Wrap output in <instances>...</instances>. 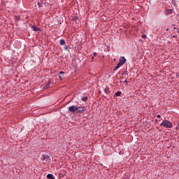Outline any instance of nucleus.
<instances>
[{
    "label": "nucleus",
    "instance_id": "21",
    "mask_svg": "<svg viewBox=\"0 0 179 179\" xmlns=\"http://www.w3.org/2000/svg\"><path fill=\"white\" fill-rule=\"evenodd\" d=\"M94 57H96V55H97V53L94 52Z\"/></svg>",
    "mask_w": 179,
    "mask_h": 179
},
{
    "label": "nucleus",
    "instance_id": "22",
    "mask_svg": "<svg viewBox=\"0 0 179 179\" xmlns=\"http://www.w3.org/2000/svg\"><path fill=\"white\" fill-rule=\"evenodd\" d=\"M124 83H128V80H125Z\"/></svg>",
    "mask_w": 179,
    "mask_h": 179
},
{
    "label": "nucleus",
    "instance_id": "12",
    "mask_svg": "<svg viewBox=\"0 0 179 179\" xmlns=\"http://www.w3.org/2000/svg\"><path fill=\"white\" fill-rule=\"evenodd\" d=\"M105 93H106V94H109V93H110V88L106 87L105 89Z\"/></svg>",
    "mask_w": 179,
    "mask_h": 179
},
{
    "label": "nucleus",
    "instance_id": "10",
    "mask_svg": "<svg viewBox=\"0 0 179 179\" xmlns=\"http://www.w3.org/2000/svg\"><path fill=\"white\" fill-rule=\"evenodd\" d=\"M32 29L34 30V31H38L40 30V28L32 26Z\"/></svg>",
    "mask_w": 179,
    "mask_h": 179
},
{
    "label": "nucleus",
    "instance_id": "23",
    "mask_svg": "<svg viewBox=\"0 0 179 179\" xmlns=\"http://www.w3.org/2000/svg\"><path fill=\"white\" fill-rule=\"evenodd\" d=\"M125 72H126V71H123V72H122V75H125Z\"/></svg>",
    "mask_w": 179,
    "mask_h": 179
},
{
    "label": "nucleus",
    "instance_id": "14",
    "mask_svg": "<svg viewBox=\"0 0 179 179\" xmlns=\"http://www.w3.org/2000/svg\"><path fill=\"white\" fill-rule=\"evenodd\" d=\"M87 100V96H84L82 98L83 101H86Z\"/></svg>",
    "mask_w": 179,
    "mask_h": 179
},
{
    "label": "nucleus",
    "instance_id": "2",
    "mask_svg": "<svg viewBox=\"0 0 179 179\" xmlns=\"http://www.w3.org/2000/svg\"><path fill=\"white\" fill-rule=\"evenodd\" d=\"M78 110H79L78 106H71L69 108V111H70V113H75V111L78 113Z\"/></svg>",
    "mask_w": 179,
    "mask_h": 179
},
{
    "label": "nucleus",
    "instance_id": "1",
    "mask_svg": "<svg viewBox=\"0 0 179 179\" xmlns=\"http://www.w3.org/2000/svg\"><path fill=\"white\" fill-rule=\"evenodd\" d=\"M160 126L164 127L165 128H173V123L167 120H165L162 121Z\"/></svg>",
    "mask_w": 179,
    "mask_h": 179
},
{
    "label": "nucleus",
    "instance_id": "13",
    "mask_svg": "<svg viewBox=\"0 0 179 179\" xmlns=\"http://www.w3.org/2000/svg\"><path fill=\"white\" fill-rule=\"evenodd\" d=\"M115 96H117V97H120V96H121V92L118 91L115 94Z\"/></svg>",
    "mask_w": 179,
    "mask_h": 179
},
{
    "label": "nucleus",
    "instance_id": "19",
    "mask_svg": "<svg viewBox=\"0 0 179 179\" xmlns=\"http://www.w3.org/2000/svg\"><path fill=\"white\" fill-rule=\"evenodd\" d=\"M38 5L39 7L41 6V3H38Z\"/></svg>",
    "mask_w": 179,
    "mask_h": 179
},
{
    "label": "nucleus",
    "instance_id": "5",
    "mask_svg": "<svg viewBox=\"0 0 179 179\" xmlns=\"http://www.w3.org/2000/svg\"><path fill=\"white\" fill-rule=\"evenodd\" d=\"M50 86H51V79H49L47 82V84L45 85L44 89H48L50 88Z\"/></svg>",
    "mask_w": 179,
    "mask_h": 179
},
{
    "label": "nucleus",
    "instance_id": "11",
    "mask_svg": "<svg viewBox=\"0 0 179 179\" xmlns=\"http://www.w3.org/2000/svg\"><path fill=\"white\" fill-rule=\"evenodd\" d=\"M59 44H60V45H65V40L61 39L59 41Z\"/></svg>",
    "mask_w": 179,
    "mask_h": 179
},
{
    "label": "nucleus",
    "instance_id": "3",
    "mask_svg": "<svg viewBox=\"0 0 179 179\" xmlns=\"http://www.w3.org/2000/svg\"><path fill=\"white\" fill-rule=\"evenodd\" d=\"M77 113H84V111H86V107L85 106H78Z\"/></svg>",
    "mask_w": 179,
    "mask_h": 179
},
{
    "label": "nucleus",
    "instance_id": "8",
    "mask_svg": "<svg viewBox=\"0 0 179 179\" xmlns=\"http://www.w3.org/2000/svg\"><path fill=\"white\" fill-rule=\"evenodd\" d=\"M121 66H122V64H121L120 63H118L116 67L113 69V71H117V69H119V68H121Z\"/></svg>",
    "mask_w": 179,
    "mask_h": 179
},
{
    "label": "nucleus",
    "instance_id": "18",
    "mask_svg": "<svg viewBox=\"0 0 179 179\" xmlns=\"http://www.w3.org/2000/svg\"><path fill=\"white\" fill-rule=\"evenodd\" d=\"M157 118H161L162 116H161L160 115H157Z\"/></svg>",
    "mask_w": 179,
    "mask_h": 179
},
{
    "label": "nucleus",
    "instance_id": "6",
    "mask_svg": "<svg viewBox=\"0 0 179 179\" xmlns=\"http://www.w3.org/2000/svg\"><path fill=\"white\" fill-rule=\"evenodd\" d=\"M173 14V9H166L165 10V15H171Z\"/></svg>",
    "mask_w": 179,
    "mask_h": 179
},
{
    "label": "nucleus",
    "instance_id": "17",
    "mask_svg": "<svg viewBox=\"0 0 179 179\" xmlns=\"http://www.w3.org/2000/svg\"><path fill=\"white\" fill-rule=\"evenodd\" d=\"M142 38H144V39L146 38V35H143Z\"/></svg>",
    "mask_w": 179,
    "mask_h": 179
},
{
    "label": "nucleus",
    "instance_id": "7",
    "mask_svg": "<svg viewBox=\"0 0 179 179\" xmlns=\"http://www.w3.org/2000/svg\"><path fill=\"white\" fill-rule=\"evenodd\" d=\"M47 178H49V179H55V177H54V176L51 173H48L47 175Z\"/></svg>",
    "mask_w": 179,
    "mask_h": 179
},
{
    "label": "nucleus",
    "instance_id": "15",
    "mask_svg": "<svg viewBox=\"0 0 179 179\" xmlns=\"http://www.w3.org/2000/svg\"><path fill=\"white\" fill-rule=\"evenodd\" d=\"M173 29L174 30H176V33H179V28L174 27Z\"/></svg>",
    "mask_w": 179,
    "mask_h": 179
},
{
    "label": "nucleus",
    "instance_id": "9",
    "mask_svg": "<svg viewBox=\"0 0 179 179\" xmlns=\"http://www.w3.org/2000/svg\"><path fill=\"white\" fill-rule=\"evenodd\" d=\"M64 73H65L63 72V71H60V72H59V79H62V78H64Z\"/></svg>",
    "mask_w": 179,
    "mask_h": 179
},
{
    "label": "nucleus",
    "instance_id": "16",
    "mask_svg": "<svg viewBox=\"0 0 179 179\" xmlns=\"http://www.w3.org/2000/svg\"><path fill=\"white\" fill-rule=\"evenodd\" d=\"M64 49L66 51V50H68V45H65V46L64 47Z\"/></svg>",
    "mask_w": 179,
    "mask_h": 179
},
{
    "label": "nucleus",
    "instance_id": "4",
    "mask_svg": "<svg viewBox=\"0 0 179 179\" xmlns=\"http://www.w3.org/2000/svg\"><path fill=\"white\" fill-rule=\"evenodd\" d=\"M127 62V59H125L124 57H121L119 59V64L121 65H124Z\"/></svg>",
    "mask_w": 179,
    "mask_h": 179
},
{
    "label": "nucleus",
    "instance_id": "24",
    "mask_svg": "<svg viewBox=\"0 0 179 179\" xmlns=\"http://www.w3.org/2000/svg\"><path fill=\"white\" fill-rule=\"evenodd\" d=\"M43 162H44V160H45V158H42Z\"/></svg>",
    "mask_w": 179,
    "mask_h": 179
},
{
    "label": "nucleus",
    "instance_id": "20",
    "mask_svg": "<svg viewBox=\"0 0 179 179\" xmlns=\"http://www.w3.org/2000/svg\"><path fill=\"white\" fill-rule=\"evenodd\" d=\"M173 38H176V37H177V35H173Z\"/></svg>",
    "mask_w": 179,
    "mask_h": 179
}]
</instances>
